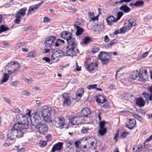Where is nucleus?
I'll return each instance as SVG.
<instances>
[{"mask_svg":"<svg viewBox=\"0 0 152 152\" xmlns=\"http://www.w3.org/2000/svg\"><path fill=\"white\" fill-rule=\"evenodd\" d=\"M30 114L31 111H29L26 115L20 113L16 115V123L14 124L13 128L9 130L7 134L8 139L13 140L22 136L26 129L28 128V121L26 115H28L30 118Z\"/></svg>","mask_w":152,"mask_h":152,"instance_id":"nucleus-1","label":"nucleus"},{"mask_svg":"<svg viewBox=\"0 0 152 152\" xmlns=\"http://www.w3.org/2000/svg\"><path fill=\"white\" fill-rule=\"evenodd\" d=\"M56 110L54 108H51L49 106H44L42 110V115L44 118L45 121L48 123H52L50 116L51 114H55Z\"/></svg>","mask_w":152,"mask_h":152,"instance_id":"nucleus-2","label":"nucleus"},{"mask_svg":"<svg viewBox=\"0 0 152 152\" xmlns=\"http://www.w3.org/2000/svg\"><path fill=\"white\" fill-rule=\"evenodd\" d=\"M140 70H141V69ZM147 73V71L145 69L142 70V71H140V72H139L138 70H136L132 72L131 75V78L133 80H135L137 78H139L138 80L141 81H146L148 78Z\"/></svg>","mask_w":152,"mask_h":152,"instance_id":"nucleus-3","label":"nucleus"},{"mask_svg":"<svg viewBox=\"0 0 152 152\" xmlns=\"http://www.w3.org/2000/svg\"><path fill=\"white\" fill-rule=\"evenodd\" d=\"M66 49L67 50L66 52V56L72 57L75 56L77 53L79 51L76 48V45L75 41H72L67 44Z\"/></svg>","mask_w":152,"mask_h":152,"instance_id":"nucleus-4","label":"nucleus"},{"mask_svg":"<svg viewBox=\"0 0 152 152\" xmlns=\"http://www.w3.org/2000/svg\"><path fill=\"white\" fill-rule=\"evenodd\" d=\"M20 68L19 63L17 61H12L8 63L5 67V71L9 74L13 73Z\"/></svg>","mask_w":152,"mask_h":152,"instance_id":"nucleus-5","label":"nucleus"},{"mask_svg":"<svg viewBox=\"0 0 152 152\" xmlns=\"http://www.w3.org/2000/svg\"><path fill=\"white\" fill-rule=\"evenodd\" d=\"M64 55L62 50L58 49H53L51 55V60L54 62H57L59 60V58L64 56Z\"/></svg>","mask_w":152,"mask_h":152,"instance_id":"nucleus-6","label":"nucleus"},{"mask_svg":"<svg viewBox=\"0 0 152 152\" xmlns=\"http://www.w3.org/2000/svg\"><path fill=\"white\" fill-rule=\"evenodd\" d=\"M31 124L35 128L41 123V118L37 113L32 114L30 117Z\"/></svg>","mask_w":152,"mask_h":152,"instance_id":"nucleus-7","label":"nucleus"},{"mask_svg":"<svg viewBox=\"0 0 152 152\" xmlns=\"http://www.w3.org/2000/svg\"><path fill=\"white\" fill-rule=\"evenodd\" d=\"M72 33L71 32L66 31H64L61 33V37L66 40L67 44L69 43V42L75 41V39L72 38Z\"/></svg>","mask_w":152,"mask_h":152,"instance_id":"nucleus-8","label":"nucleus"},{"mask_svg":"<svg viewBox=\"0 0 152 152\" xmlns=\"http://www.w3.org/2000/svg\"><path fill=\"white\" fill-rule=\"evenodd\" d=\"M38 130V132L42 134H45L48 132V127L45 123H40L35 128Z\"/></svg>","mask_w":152,"mask_h":152,"instance_id":"nucleus-9","label":"nucleus"},{"mask_svg":"<svg viewBox=\"0 0 152 152\" xmlns=\"http://www.w3.org/2000/svg\"><path fill=\"white\" fill-rule=\"evenodd\" d=\"M84 118L80 115L74 117L70 120L71 123L73 125H78L83 122Z\"/></svg>","mask_w":152,"mask_h":152,"instance_id":"nucleus-10","label":"nucleus"},{"mask_svg":"<svg viewBox=\"0 0 152 152\" xmlns=\"http://www.w3.org/2000/svg\"><path fill=\"white\" fill-rule=\"evenodd\" d=\"M56 39V37L54 36H49L46 38L44 42V45L47 48L51 47L54 44V42Z\"/></svg>","mask_w":152,"mask_h":152,"instance_id":"nucleus-11","label":"nucleus"},{"mask_svg":"<svg viewBox=\"0 0 152 152\" xmlns=\"http://www.w3.org/2000/svg\"><path fill=\"white\" fill-rule=\"evenodd\" d=\"M42 3L43 2L42 1L38 4L30 6L28 10L27 15H29L34 12L35 10H37L39 8Z\"/></svg>","mask_w":152,"mask_h":152,"instance_id":"nucleus-12","label":"nucleus"},{"mask_svg":"<svg viewBox=\"0 0 152 152\" xmlns=\"http://www.w3.org/2000/svg\"><path fill=\"white\" fill-rule=\"evenodd\" d=\"M62 96L64 99L63 104L65 106H69L71 104V102L68 94L64 93L62 94Z\"/></svg>","mask_w":152,"mask_h":152,"instance_id":"nucleus-13","label":"nucleus"},{"mask_svg":"<svg viewBox=\"0 0 152 152\" xmlns=\"http://www.w3.org/2000/svg\"><path fill=\"white\" fill-rule=\"evenodd\" d=\"M125 24L126 26V28H128V29L129 30L132 26H136V21L134 18H130L128 21L127 23H125Z\"/></svg>","mask_w":152,"mask_h":152,"instance_id":"nucleus-14","label":"nucleus"},{"mask_svg":"<svg viewBox=\"0 0 152 152\" xmlns=\"http://www.w3.org/2000/svg\"><path fill=\"white\" fill-rule=\"evenodd\" d=\"M98 57L100 60L108 58H110V55L109 53L105 52L102 51L98 55Z\"/></svg>","mask_w":152,"mask_h":152,"instance_id":"nucleus-15","label":"nucleus"},{"mask_svg":"<svg viewBox=\"0 0 152 152\" xmlns=\"http://www.w3.org/2000/svg\"><path fill=\"white\" fill-rule=\"evenodd\" d=\"M98 66V64L96 62H92L89 64L86 69L89 72L94 70Z\"/></svg>","mask_w":152,"mask_h":152,"instance_id":"nucleus-16","label":"nucleus"},{"mask_svg":"<svg viewBox=\"0 0 152 152\" xmlns=\"http://www.w3.org/2000/svg\"><path fill=\"white\" fill-rule=\"evenodd\" d=\"M96 100L98 103H103L107 101V100L103 96L99 94L96 96Z\"/></svg>","mask_w":152,"mask_h":152,"instance_id":"nucleus-17","label":"nucleus"},{"mask_svg":"<svg viewBox=\"0 0 152 152\" xmlns=\"http://www.w3.org/2000/svg\"><path fill=\"white\" fill-rule=\"evenodd\" d=\"M136 124V121L134 119H129L128 124H126V127L130 129H132L134 128Z\"/></svg>","mask_w":152,"mask_h":152,"instance_id":"nucleus-18","label":"nucleus"},{"mask_svg":"<svg viewBox=\"0 0 152 152\" xmlns=\"http://www.w3.org/2000/svg\"><path fill=\"white\" fill-rule=\"evenodd\" d=\"M63 143L62 142H58L53 145L52 149V152H54L56 151H59L61 149Z\"/></svg>","mask_w":152,"mask_h":152,"instance_id":"nucleus-19","label":"nucleus"},{"mask_svg":"<svg viewBox=\"0 0 152 152\" xmlns=\"http://www.w3.org/2000/svg\"><path fill=\"white\" fill-rule=\"evenodd\" d=\"M81 115L80 116H83L84 118V117H87L90 115L91 112L89 109L86 108L81 110Z\"/></svg>","mask_w":152,"mask_h":152,"instance_id":"nucleus-20","label":"nucleus"},{"mask_svg":"<svg viewBox=\"0 0 152 152\" xmlns=\"http://www.w3.org/2000/svg\"><path fill=\"white\" fill-rule=\"evenodd\" d=\"M74 27L77 29L75 35L76 36H79L81 35L84 31L83 29L81 27L74 24Z\"/></svg>","mask_w":152,"mask_h":152,"instance_id":"nucleus-21","label":"nucleus"},{"mask_svg":"<svg viewBox=\"0 0 152 152\" xmlns=\"http://www.w3.org/2000/svg\"><path fill=\"white\" fill-rule=\"evenodd\" d=\"M136 104L140 107H142L145 104V101L141 98H137L136 99Z\"/></svg>","mask_w":152,"mask_h":152,"instance_id":"nucleus-22","label":"nucleus"},{"mask_svg":"<svg viewBox=\"0 0 152 152\" xmlns=\"http://www.w3.org/2000/svg\"><path fill=\"white\" fill-rule=\"evenodd\" d=\"M107 22L109 25H112L113 22H115L117 20L115 19L114 17L113 16H110L107 17L106 19Z\"/></svg>","mask_w":152,"mask_h":152,"instance_id":"nucleus-23","label":"nucleus"},{"mask_svg":"<svg viewBox=\"0 0 152 152\" xmlns=\"http://www.w3.org/2000/svg\"><path fill=\"white\" fill-rule=\"evenodd\" d=\"M119 9L120 10L123 11L126 13H128L130 11V8L126 5H124L121 6Z\"/></svg>","mask_w":152,"mask_h":152,"instance_id":"nucleus-24","label":"nucleus"},{"mask_svg":"<svg viewBox=\"0 0 152 152\" xmlns=\"http://www.w3.org/2000/svg\"><path fill=\"white\" fill-rule=\"evenodd\" d=\"M58 122L57 123L58 125V127H61L63 126L65 124V122L64 119L62 117L58 118Z\"/></svg>","mask_w":152,"mask_h":152,"instance_id":"nucleus-25","label":"nucleus"},{"mask_svg":"<svg viewBox=\"0 0 152 152\" xmlns=\"http://www.w3.org/2000/svg\"><path fill=\"white\" fill-rule=\"evenodd\" d=\"M26 10V8H23L20 9L17 12L16 14H19V15H20L22 17L24 16L25 15V13Z\"/></svg>","mask_w":152,"mask_h":152,"instance_id":"nucleus-26","label":"nucleus"},{"mask_svg":"<svg viewBox=\"0 0 152 152\" xmlns=\"http://www.w3.org/2000/svg\"><path fill=\"white\" fill-rule=\"evenodd\" d=\"M107 131V129L106 128H99L98 132L100 135L103 136L106 132Z\"/></svg>","mask_w":152,"mask_h":152,"instance_id":"nucleus-27","label":"nucleus"},{"mask_svg":"<svg viewBox=\"0 0 152 152\" xmlns=\"http://www.w3.org/2000/svg\"><path fill=\"white\" fill-rule=\"evenodd\" d=\"M9 77V76L6 73H4L2 78L1 83H2L4 82H6L8 80Z\"/></svg>","mask_w":152,"mask_h":152,"instance_id":"nucleus-28","label":"nucleus"},{"mask_svg":"<svg viewBox=\"0 0 152 152\" xmlns=\"http://www.w3.org/2000/svg\"><path fill=\"white\" fill-rule=\"evenodd\" d=\"M145 142H144V146H143L142 145H139L137 146V151H141L143 148H147L148 147V146L147 145H146L145 144Z\"/></svg>","mask_w":152,"mask_h":152,"instance_id":"nucleus-29","label":"nucleus"},{"mask_svg":"<svg viewBox=\"0 0 152 152\" xmlns=\"http://www.w3.org/2000/svg\"><path fill=\"white\" fill-rule=\"evenodd\" d=\"M10 28L6 27L4 25H2L0 26V34L1 33L9 30Z\"/></svg>","mask_w":152,"mask_h":152,"instance_id":"nucleus-30","label":"nucleus"},{"mask_svg":"<svg viewBox=\"0 0 152 152\" xmlns=\"http://www.w3.org/2000/svg\"><path fill=\"white\" fill-rule=\"evenodd\" d=\"M144 4V2L143 1H138L135 3V7H139L143 6Z\"/></svg>","mask_w":152,"mask_h":152,"instance_id":"nucleus-31","label":"nucleus"},{"mask_svg":"<svg viewBox=\"0 0 152 152\" xmlns=\"http://www.w3.org/2000/svg\"><path fill=\"white\" fill-rule=\"evenodd\" d=\"M91 41V39L88 37H85L83 39V43L85 45H87Z\"/></svg>","mask_w":152,"mask_h":152,"instance_id":"nucleus-32","label":"nucleus"},{"mask_svg":"<svg viewBox=\"0 0 152 152\" xmlns=\"http://www.w3.org/2000/svg\"><path fill=\"white\" fill-rule=\"evenodd\" d=\"M20 15H19V14H16L15 19V23L18 24L20 22Z\"/></svg>","mask_w":152,"mask_h":152,"instance_id":"nucleus-33","label":"nucleus"},{"mask_svg":"<svg viewBox=\"0 0 152 152\" xmlns=\"http://www.w3.org/2000/svg\"><path fill=\"white\" fill-rule=\"evenodd\" d=\"M117 40L116 39H114L112 40L111 42L107 45L108 47H111L114 44H115L117 42Z\"/></svg>","mask_w":152,"mask_h":152,"instance_id":"nucleus-34","label":"nucleus"},{"mask_svg":"<svg viewBox=\"0 0 152 152\" xmlns=\"http://www.w3.org/2000/svg\"><path fill=\"white\" fill-rule=\"evenodd\" d=\"M89 129V127H88L83 126L81 131V132L83 134L86 133L88 131Z\"/></svg>","mask_w":152,"mask_h":152,"instance_id":"nucleus-35","label":"nucleus"},{"mask_svg":"<svg viewBox=\"0 0 152 152\" xmlns=\"http://www.w3.org/2000/svg\"><path fill=\"white\" fill-rule=\"evenodd\" d=\"M124 13L122 11H120L118 12L117 15V18L116 20H119L124 15Z\"/></svg>","mask_w":152,"mask_h":152,"instance_id":"nucleus-36","label":"nucleus"},{"mask_svg":"<svg viewBox=\"0 0 152 152\" xmlns=\"http://www.w3.org/2000/svg\"><path fill=\"white\" fill-rule=\"evenodd\" d=\"M120 30V31L121 33H125L127 31V30H128V28H126V26L125 25V27H123L119 29Z\"/></svg>","mask_w":152,"mask_h":152,"instance_id":"nucleus-37","label":"nucleus"},{"mask_svg":"<svg viewBox=\"0 0 152 152\" xmlns=\"http://www.w3.org/2000/svg\"><path fill=\"white\" fill-rule=\"evenodd\" d=\"M110 58H108L100 60L102 64L103 65H107L109 62V60Z\"/></svg>","mask_w":152,"mask_h":152,"instance_id":"nucleus-38","label":"nucleus"},{"mask_svg":"<svg viewBox=\"0 0 152 152\" xmlns=\"http://www.w3.org/2000/svg\"><path fill=\"white\" fill-rule=\"evenodd\" d=\"M99 31H102L104 28V25L102 23L100 22L99 24H98L97 26Z\"/></svg>","mask_w":152,"mask_h":152,"instance_id":"nucleus-39","label":"nucleus"},{"mask_svg":"<svg viewBox=\"0 0 152 152\" xmlns=\"http://www.w3.org/2000/svg\"><path fill=\"white\" fill-rule=\"evenodd\" d=\"M133 116L135 118L137 119L140 121H142L143 120L142 118L140 116L137 114H134Z\"/></svg>","mask_w":152,"mask_h":152,"instance_id":"nucleus-40","label":"nucleus"},{"mask_svg":"<svg viewBox=\"0 0 152 152\" xmlns=\"http://www.w3.org/2000/svg\"><path fill=\"white\" fill-rule=\"evenodd\" d=\"M100 50V49L99 48L96 47H94L92 49V52L94 53L99 51Z\"/></svg>","mask_w":152,"mask_h":152,"instance_id":"nucleus-41","label":"nucleus"},{"mask_svg":"<svg viewBox=\"0 0 152 152\" xmlns=\"http://www.w3.org/2000/svg\"><path fill=\"white\" fill-rule=\"evenodd\" d=\"M97 86V85L96 84H94L92 85H89L87 87V88L89 90H90L91 89H96Z\"/></svg>","mask_w":152,"mask_h":152,"instance_id":"nucleus-42","label":"nucleus"},{"mask_svg":"<svg viewBox=\"0 0 152 152\" xmlns=\"http://www.w3.org/2000/svg\"><path fill=\"white\" fill-rule=\"evenodd\" d=\"M25 45V43H18L17 44L15 48L16 49H18L20 47L23 46Z\"/></svg>","mask_w":152,"mask_h":152,"instance_id":"nucleus-43","label":"nucleus"},{"mask_svg":"<svg viewBox=\"0 0 152 152\" xmlns=\"http://www.w3.org/2000/svg\"><path fill=\"white\" fill-rule=\"evenodd\" d=\"M129 132H124L120 135V137L123 138H125L126 137L127 135L129 134Z\"/></svg>","mask_w":152,"mask_h":152,"instance_id":"nucleus-44","label":"nucleus"},{"mask_svg":"<svg viewBox=\"0 0 152 152\" xmlns=\"http://www.w3.org/2000/svg\"><path fill=\"white\" fill-rule=\"evenodd\" d=\"M24 81L28 84H29L33 81V80L32 78H30L29 79L25 78L24 79Z\"/></svg>","mask_w":152,"mask_h":152,"instance_id":"nucleus-45","label":"nucleus"},{"mask_svg":"<svg viewBox=\"0 0 152 152\" xmlns=\"http://www.w3.org/2000/svg\"><path fill=\"white\" fill-rule=\"evenodd\" d=\"M105 124V123L104 121H101L99 123V128H104V126Z\"/></svg>","mask_w":152,"mask_h":152,"instance_id":"nucleus-46","label":"nucleus"},{"mask_svg":"<svg viewBox=\"0 0 152 152\" xmlns=\"http://www.w3.org/2000/svg\"><path fill=\"white\" fill-rule=\"evenodd\" d=\"M142 95L144 96V97L145 98L146 100L148 99L149 95V94L145 92L142 93Z\"/></svg>","mask_w":152,"mask_h":152,"instance_id":"nucleus-47","label":"nucleus"},{"mask_svg":"<svg viewBox=\"0 0 152 152\" xmlns=\"http://www.w3.org/2000/svg\"><path fill=\"white\" fill-rule=\"evenodd\" d=\"M110 39L107 35H105L104 37V41L105 42L108 43Z\"/></svg>","mask_w":152,"mask_h":152,"instance_id":"nucleus-48","label":"nucleus"},{"mask_svg":"<svg viewBox=\"0 0 152 152\" xmlns=\"http://www.w3.org/2000/svg\"><path fill=\"white\" fill-rule=\"evenodd\" d=\"M77 92H79L81 94L83 95V93L84 92V90L83 88H80L78 89V90Z\"/></svg>","mask_w":152,"mask_h":152,"instance_id":"nucleus-49","label":"nucleus"},{"mask_svg":"<svg viewBox=\"0 0 152 152\" xmlns=\"http://www.w3.org/2000/svg\"><path fill=\"white\" fill-rule=\"evenodd\" d=\"M32 29L31 26H29L28 27H24L23 28V30L24 31H26Z\"/></svg>","mask_w":152,"mask_h":152,"instance_id":"nucleus-50","label":"nucleus"},{"mask_svg":"<svg viewBox=\"0 0 152 152\" xmlns=\"http://www.w3.org/2000/svg\"><path fill=\"white\" fill-rule=\"evenodd\" d=\"M42 59L48 63L50 62V59L47 57H43L42 58Z\"/></svg>","mask_w":152,"mask_h":152,"instance_id":"nucleus-51","label":"nucleus"},{"mask_svg":"<svg viewBox=\"0 0 152 152\" xmlns=\"http://www.w3.org/2000/svg\"><path fill=\"white\" fill-rule=\"evenodd\" d=\"M47 143L45 141H42L40 143V145L41 147H45L47 145Z\"/></svg>","mask_w":152,"mask_h":152,"instance_id":"nucleus-52","label":"nucleus"},{"mask_svg":"<svg viewBox=\"0 0 152 152\" xmlns=\"http://www.w3.org/2000/svg\"><path fill=\"white\" fill-rule=\"evenodd\" d=\"M4 99L6 102L10 104V99L6 97H4Z\"/></svg>","mask_w":152,"mask_h":152,"instance_id":"nucleus-53","label":"nucleus"},{"mask_svg":"<svg viewBox=\"0 0 152 152\" xmlns=\"http://www.w3.org/2000/svg\"><path fill=\"white\" fill-rule=\"evenodd\" d=\"M50 20L49 18L46 17H45L44 18L43 22L44 23L48 22L50 21Z\"/></svg>","mask_w":152,"mask_h":152,"instance_id":"nucleus-54","label":"nucleus"},{"mask_svg":"<svg viewBox=\"0 0 152 152\" xmlns=\"http://www.w3.org/2000/svg\"><path fill=\"white\" fill-rule=\"evenodd\" d=\"M132 0H121L119 1V2L120 3H123V2H126V3L130 2Z\"/></svg>","mask_w":152,"mask_h":152,"instance_id":"nucleus-55","label":"nucleus"},{"mask_svg":"<svg viewBox=\"0 0 152 152\" xmlns=\"http://www.w3.org/2000/svg\"><path fill=\"white\" fill-rule=\"evenodd\" d=\"M22 93L24 95L26 96H28V95L29 94V92L28 91L26 90H24L23 91Z\"/></svg>","mask_w":152,"mask_h":152,"instance_id":"nucleus-56","label":"nucleus"},{"mask_svg":"<svg viewBox=\"0 0 152 152\" xmlns=\"http://www.w3.org/2000/svg\"><path fill=\"white\" fill-rule=\"evenodd\" d=\"M92 139L91 137H89L88 138H85V140L87 141L88 143L90 144V143L92 141L91 140Z\"/></svg>","mask_w":152,"mask_h":152,"instance_id":"nucleus-57","label":"nucleus"},{"mask_svg":"<svg viewBox=\"0 0 152 152\" xmlns=\"http://www.w3.org/2000/svg\"><path fill=\"white\" fill-rule=\"evenodd\" d=\"M27 57L31 58H34V56L32 52H29L28 54Z\"/></svg>","mask_w":152,"mask_h":152,"instance_id":"nucleus-58","label":"nucleus"},{"mask_svg":"<svg viewBox=\"0 0 152 152\" xmlns=\"http://www.w3.org/2000/svg\"><path fill=\"white\" fill-rule=\"evenodd\" d=\"M18 83V82L17 81H14L13 82H12L11 83V85L13 86H15L16 87L17 86Z\"/></svg>","mask_w":152,"mask_h":152,"instance_id":"nucleus-59","label":"nucleus"},{"mask_svg":"<svg viewBox=\"0 0 152 152\" xmlns=\"http://www.w3.org/2000/svg\"><path fill=\"white\" fill-rule=\"evenodd\" d=\"M45 138L47 140L49 141L51 139V135L50 134H48L45 137Z\"/></svg>","mask_w":152,"mask_h":152,"instance_id":"nucleus-60","label":"nucleus"},{"mask_svg":"<svg viewBox=\"0 0 152 152\" xmlns=\"http://www.w3.org/2000/svg\"><path fill=\"white\" fill-rule=\"evenodd\" d=\"M139 113L145 114L146 113V112L143 109H140L139 110Z\"/></svg>","mask_w":152,"mask_h":152,"instance_id":"nucleus-61","label":"nucleus"},{"mask_svg":"<svg viewBox=\"0 0 152 152\" xmlns=\"http://www.w3.org/2000/svg\"><path fill=\"white\" fill-rule=\"evenodd\" d=\"M120 31V29L115 30L114 33V34L115 35H116L117 34H121Z\"/></svg>","mask_w":152,"mask_h":152,"instance_id":"nucleus-62","label":"nucleus"},{"mask_svg":"<svg viewBox=\"0 0 152 152\" xmlns=\"http://www.w3.org/2000/svg\"><path fill=\"white\" fill-rule=\"evenodd\" d=\"M109 107H110V106H109V105H108V104H104L102 106V107H104V108H107V109L109 108Z\"/></svg>","mask_w":152,"mask_h":152,"instance_id":"nucleus-63","label":"nucleus"},{"mask_svg":"<svg viewBox=\"0 0 152 152\" xmlns=\"http://www.w3.org/2000/svg\"><path fill=\"white\" fill-rule=\"evenodd\" d=\"M151 140H152V134L149 137L148 139H147L146 140L145 142H149Z\"/></svg>","mask_w":152,"mask_h":152,"instance_id":"nucleus-64","label":"nucleus"}]
</instances>
